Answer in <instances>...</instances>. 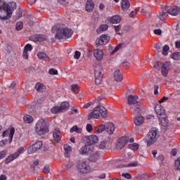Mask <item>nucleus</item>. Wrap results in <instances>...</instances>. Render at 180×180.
Listing matches in <instances>:
<instances>
[{
	"label": "nucleus",
	"instance_id": "f257e3e1",
	"mask_svg": "<svg viewBox=\"0 0 180 180\" xmlns=\"http://www.w3.org/2000/svg\"><path fill=\"white\" fill-rule=\"evenodd\" d=\"M15 9H16V3L15 1L8 3H4L3 1V6L1 7L2 20L11 19Z\"/></svg>",
	"mask_w": 180,
	"mask_h": 180
},
{
	"label": "nucleus",
	"instance_id": "f03ea898",
	"mask_svg": "<svg viewBox=\"0 0 180 180\" xmlns=\"http://www.w3.org/2000/svg\"><path fill=\"white\" fill-rule=\"evenodd\" d=\"M101 115L102 117H107L108 110L102 105H98L93 109L92 112L88 116V119L89 120H91V119H99L101 117Z\"/></svg>",
	"mask_w": 180,
	"mask_h": 180
},
{
	"label": "nucleus",
	"instance_id": "7ed1b4c3",
	"mask_svg": "<svg viewBox=\"0 0 180 180\" xmlns=\"http://www.w3.org/2000/svg\"><path fill=\"white\" fill-rule=\"evenodd\" d=\"M148 147L153 146L158 140V129L153 127L150 129L149 132L145 137Z\"/></svg>",
	"mask_w": 180,
	"mask_h": 180
},
{
	"label": "nucleus",
	"instance_id": "20e7f679",
	"mask_svg": "<svg viewBox=\"0 0 180 180\" xmlns=\"http://www.w3.org/2000/svg\"><path fill=\"white\" fill-rule=\"evenodd\" d=\"M171 62H156L153 68L155 70H161V73L163 77H167L168 75V72H169V70H171Z\"/></svg>",
	"mask_w": 180,
	"mask_h": 180
},
{
	"label": "nucleus",
	"instance_id": "39448f33",
	"mask_svg": "<svg viewBox=\"0 0 180 180\" xmlns=\"http://www.w3.org/2000/svg\"><path fill=\"white\" fill-rule=\"evenodd\" d=\"M35 131L39 136L49 133V124L46 120L40 119L36 124Z\"/></svg>",
	"mask_w": 180,
	"mask_h": 180
},
{
	"label": "nucleus",
	"instance_id": "423d86ee",
	"mask_svg": "<svg viewBox=\"0 0 180 180\" xmlns=\"http://www.w3.org/2000/svg\"><path fill=\"white\" fill-rule=\"evenodd\" d=\"M15 134V128L8 129L6 131H4L2 134V137L4 139L0 141V146L1 147H4L5 144H11L12 143V140L13 139V135Z\"/></svg>",
	"mask_w": 180,
	"mask_h": 180
},
{
	"label": "nucleus",
	"instance_id": "0eeeda50",
	"mask_svg": "<svg viewBox=\"0 0 180 180\" xmlns=\"http://www.w3.org/2000/svg\"><path fill=\"white\" fill-rule=\"evenodd\" d=\"M72 36V30L67 27L58 28L55 35L56 39L61 40V39H70Z\"/></svg>",
	"mask_w": 180,
	"mask_h": 180
},
{
	"label": "nucleus",
	"instance_id": "6e6552de",
	"mask_svg": "<svg viewBox=\"0 0 180 180\" xmlns=\"http://www.w3.org/2000/svg\"><path fill=\"white\" fill-rule=\"evenodd\" d=\"M128 143H134V138H129L128 136H122L120 138L116 144V148L117 150H122L124 148V146Z\"/></svg>",
	"mask_w": 180,
	"mask_h": 180
},
{
	"label": "nucleus",
	"instance_id": "1a4fd4ad",
	"mask_svg": "<svg viewBox=\"0 0 180 180\" xmlns=\"http://www.w3.org/2000/svg\"><path fill=\"white\" fill-rule=\"evenodd\" d=\"M77 169L80 174H88V172H91V167L88 165V163L85 160H79L77 163Z\"/></svg>",
	"mask_w": 180,
	"mask_h": 180
},
{
	"label": "nucleus",
	"instance_id": "9d476101",
	"mask_svg": "<svg viewBox=\"0 0 180 180\" xmlns=\"http://www.w3.org/2000/svg\"><path fill=\"white\" fill-rule=\"evenodd\" d=\"M127 103L129 109H136V95L133 94V90L129 89L127 92Z\"/></svg>",
	"mask_w": 180,
	"mask_h": 180
},
{
	"label": "nucleus",
	"instance_id": "9b49d317",
	"mask_svg": "<svg viewBox=\"0 0 180 180\" xmlns=\"http://www.w3.org/2000/svg\"><path fill=\"white\" fill-rule=\"evenodd\" d=\"M95 82L97 85H99L102 82V78L103 75L102 74V67L98 65L94 70Z\"/></svg>",
	"mask_w": 180,
	"mask_h": 180
},
{
	"label": "nucleus",
	"instance_id": "f8f14e48",
	"mask_svg": "<svg viewBox=\"0 0 180 180\" xmlns=\"http://www.w3.org/2000/svg\"><path fill=\"white\" fill-rule=\"evenodd\" d=\"M94 151H95L94 146L86 143V145L80 148L79 153L82 154V155H89L90 154H92Z\"/></svg>",
	"mask_w": 180,
	"mask_h": 180
},
{
	"label": "nucleus",
	"instance_id": "ddd939ff",
	"mask_svg": "<svg viewBox=\"0 0 180 180\" xmlns=\"http://www.w3.org/2000/svg\"><path fill=\"white\" fill-rule=\"evenodd\" d=\"M109 40H110L109 34H103L96 39V44L97 46H105V44H108Z\"/></svg>",
	"mask_w": 180,
	"mask_h": 180
},
{
	"label": "nucleus",
	"instance_id": "4468645a",
	"mask_svg": "<svg viewBox=\"0 0 180 180\" xmlns=\"http://www.w3.org/2000/svg\"><path fill=\"white\" fill-rule=\"evenodd\" d=\"M98 141H99V139L96 135H90L86 138V144L89 146H95Z\"/></svg>",
	"mask_w": 180,
	"mask_h": 180
},
{
	"label": "nucleus",
	"instance_id": "2eb2a0df",
	"mask_svg": "<svg viewBox=\"0 0 180 180\" xmlns=\"http://www.w3.org/2000/svg\"><path fill=\"white\" fill-rule=\"evenodd\" d=\"M169 15L172 16H178L180 12V8L176 6H172L169 9L167 10Z\"/></svg>",
	"mask_w": 180,
	"mask_h": 180
},
{
	"label": "nucleus",
	"instance_id": "dca6fc26",
	"mask_svg": "<svg viewBox=\"0 0 180 180\" xmlns=\"http://www.w3.org/2000/svg\"><path fill=\"white\" fill-rule=\"evenodd\" d=\"M155 110L158 116H163V115H165V109H164V107L160 103L155 105Z\"/></svg>",
	"mask_w": 180,
	"mask_h": 180
},
{
	"label": "nucleus",
	"instance_id": "f3484780",
	"mask_svg": "<svg viewBox=\"0 0 180 180\" xmlns=\"http://www.w3.org/2000/svg\"><path fill=\"white\" fill-rule=\"evenodd\" d=\"M94 56L98 61H101L103 58V51L101 49H94Z\"/></svg>",
	"mask_w": 180,
	"mask_h": 180
},
{
	"label": "nucleus",
	"instance_id": "a211bd4d",
	"mask_svg": "<svg viewBox=\"0 0 180 180\" xmlns=\"http://www.w3.org/2000/svg\"><path fill=\"white\" fill-rule=\"evenodd\" d=\"M95 8V3L93 0H87L86 3L85 9L86 12H92Z\"/></svg>",
	"mask_w": 180,
	"mask_h": 180
},
{
	"label": "nucleus",
	"instance_id": "6ab92c4d",
	"mask_svg": "<svg viewBox=\"0 0 180 180\" xmlns=\"http://www.w3.org/2000/svg\"><path fill=\"white\" fill-rule=\"evenodd\" d=\"M162 12L159 13V18L160 20H164L168 16V7L166 6L165 7H162Z\"/></svg>",
	"mask_w": 180,
	"mask_h": 180
},
{
	"label": "nucleus",
	"instance_id": "aec40b11",
	"mask_svg": "<svg viewBox=\"0 0 180 180\" xmlns=\"http://www.w3.org/2000/svg\"><path fill=\"white\" fill-rule=\"evenodd\" d=\"M53 140L57 143H58V141L61 140V132L60 131V129L56 128L54 129L53 133Z\"/></svg>",
	"mask_w": 180,
	"mask_h": 180
},
{
	"label": "nucleus",
	"instance_id": "412c9836",
	"mask_svg": "<svg viewBox=\"0 0 180 180\" xmlns=\"http://www.w3.org/2000/svg\"><path fill=\"white\" fill-rule=\"evenodd\" d=\"M105 130L108 133V134H113L115 131V124L112 122H108L105 124Z\"/></svg>",
	"mask_w": 180,
	"mask_h": 180
},
{
	"label": "nucleus",
	"instance_id": "4be33fe9",
	"mask_svg": "<svg viewBox=\"0 0 180 180\" xmlns=\"http://www.w3.org/2000/svg\"><path fill=\"white\" fill-rule=\"evenodd\" d=\"M37 57L39 60H44V61H46L47 63L50 62V57L44 52L38 53Z\"/></svg>",
	"mask_w": 180,
	"mask_h": 180
},
{
	"label": "nucleus",
	"instance_id": "5701e85b",
	"mask_svg": "<svg viewBox=\"0 0 180 180\" xmlns=\"http://www.w3.org/2000/svg\"><path fill=\"white\" fill-rule=\"evenodd\" d=\"M114 79L117 82H120L123 79V77L122 76V73L120 72V70H116L114 72Z\"/></svg>",
	"mask_w": 180,
	"mask_h": 180
},
{
	"label": "nucleus",
	"instance_id": "b1692460",
	"mask_svg": "<svg viewBox=\"0 0 180 180\" xmlns=\"http://www.w3.org/2000/svg\"><path fill=\"white\" fill-rule=\"evenodd\" d=\"M89 155L90 156L89 158V160L91 162H95L98 161V159L99 158V155H98V152H95V150H94V152Z\"/></svg>",
	"mask_w": 180,
	"mask_h": 180
},
{
	"label": "nucleus",
	"instance_id": "393cba45",
	"mask_svg": "<svg viewBox=\"0 0 180 180\" xmlns=\"http://www.w3.org/2000/svg\"><path fill=\"white\" fill-rule=\"evenodd\" d=\"M35 89H37V92H46V86L41 83H37L35 84Z\"/></svg>",
	"mask_w": 180,
	"mask_h": 180
},
{
	"label": "nucleus",
	"instance_id": "a878e982",
	"mask_svg": "<svg viewBox=\"0 0 180 180\" xmlns=\"http://www.w3.org/2000/svg\"><path fill=\"white\" fill-rule=\"evenodd\" d=\"M121 6L122 9L126 11L127 9H129V8H130V2L129 0H122L121 1Z\"/></svg>",
	"mask_w": 180,
	"mask_h": 180
},
{
	"label": "nucleus",
	"instance_id": "bb28decb",
	"mask_svg": "<svg viewBox=\"0 0 180 180\" xmlns=\"http://www.w3.org/2000/svg\"><path fill=\"white\" fill-rule=\"evenodd\" d=\"M122 20V17H120V15H113L110 20V23H113V24H116V23H120Z\"/></svg>",
	"mask_w": 180,
	"mask_h": 180
},
{
	"label": "nucleus",
	"instance_id": "cd10ccee",
	"mask_svg": "<svg viewBox=\"0 0 180 180\" xmlns=\"http://www.w3.org/2000/svg\"><path fill=\"white\" fill-rule=\"evenodd\" d=\"M18 158V155L11 154L9 156H8L6 160H4L5 164H9V162H12L13 160H16Z\"/></svg>",
	"mask_w": 180,
	"mask_h": 180
},
{
	"label": "nucleus",
	"instance_id": "c85d7f7f",
	"mask_svg": "<svg viewBox=\"0 0 180 180\" xmlns=\"http://www.w3.org/2000/svg\"><path fill=\"white\" fill-rule=\"evenodd\" d=\"M144 123V117L141 115H137L136 117V126H141Z\"/></svg>",
	"mask_w": 180,
	"mask_h": 180
},
{
	"label": "nucleus",
	"instance_id": "c756f323",
	"mask_svg": "<svg viewBox=\"0 0 180 180\" xmlns=\"http://www.w3.org/2000/svg\"><path fill=\"white\" fill-rule=\"evenodd\" d=\"M60 108V110L61 112H67V110L70 108V103H68V102H63L60 104V106H59Z\"/></svg>",
	"mask_w": 180,
	"mask_h": 180
},
{
	"label": "nucleus",
	"instance_id": "7c9ffc66",
	"mask_svg": "<svg viewBox=\"0 0 180 180\" xmlns=\"http://www.w3.org/2000/svg\"><path fill=\"white\" fill-rule=\"evenodd\" d=\"M64 150H65V157H70V153H71V151H72V148L68 145V144H66L64 146Z\"/></svg>",
	"mask_w": 180,
	"mask_h": 180
},
{
	"label": "nucleus",
	"instance_id": "2f4dec72",
	"mask_svg": "<svg viewBox=\"0 0 180 180\" xmlns=\"http://www.w3.org/2000/svg\"><path fill=\"white\" fill-rule=\"evenodd\" d=\"M105 129H106V124L100 125L96 130V134H101V133H103Z\"/></svg>",
	"mask_w": 180,
	"mask_h": 180
},
{
	"label": "nucleus",
	"instance_id": "473e14b6",
	"mask_svg": "<svg viewBox=\"0 0 180 180\" xmlns=\"http://www.w3.org/2000/svg\"><path fill=\"white\" fill-rule=\"evenodd\" d=\"M159 120L162 126H168V120L164 117L159 116Z\"/></svg>",
	"mask_w": 180,
	"mask_h": 180
},
{
	"label": "nucleus",
	"instance_id": "72a5a7b5",
	"mask_svg": "<svg viewBox=\"0 0 180 180\" xmlns=\"http://www.w3.org/2000/svg\"><path fill=\"white\" fill-rule=\"evenodd\" d=\"M23 119L25 123H33V117H32L31 115H25Z\"/></svg>",
	"mask_w": 180,
	"mask_h": 180
},
{
	"label": "nucleus",
	"instance_id": "f704fd0d",
	"mask_svg": "<svg viewBox=\"0 0 180 180\" xmlns=\"http://www.w3.org/2000/svg\"><path fill=\"white\" fill-rule=\"evenodd\" d=\"M74 131H75L76 133H82V129L79 128L78 127H77V125H75L70 129V133H74Z\"/></svg>",
	"mask_w": 180,
	"mask_h": 180
},
{
	"label": "nucleus",
	"instance_id": "c9c22d12",
	"mask_svg": "<svg viewBox=\"0 0 180 180\" xmlns=\"http://www.w3.org/2000/svg\"><path fill=\"white\" fill-rule=\"evenodd\" d=\"M171 57L173 60H176V61L180 60V52L176 51L171 55Z\"/></svg>",
	"mask_w": 180,
	"mask_h": 180
},
{
	"label": "nucleus",
	"instance_id": "e433bc0d",
	"mask_svg": "<svg viewBox=\"0 0 180 180\" xmlns=\"http://www.w3.org/2000/svg\"><path fill=\"white\" fill-rule=\"evenodd\" d=\"M143 105V103H141V101H136V112H138V113H140V112H141V106Z\"/></svg>",
	"mask_w": 180,
	"mask_h": 180
},
{
	"label": "nucleus",
	"instance_id": "4c0bfd02",
	"mask_svg": "<svg viewBox=\"0 0 180 180\" xmlns=\"http://www.w3.org/2000/svg\"><path fill=\"white\" fill-rule=\"evenodd\" d=\"M174 169L176 171H180V157L175 161Z\"/></svg>",
	"mask_w": 180,
	"mask_h": 180
},
{
	"label": "nucleus",
	"instance_id": "58836bf2",
	"mask_svg": "<svg viewBox=\"0 0 180 180\" xmlns=\"http://www.w3.org/2000/svg\"><path fill=\"white\" fill-rule=\"evenodd\" d=\"M71 91L75 94H78V92H79V87L78 86V84H72L71 86Z\"/></svg>",
	"mask_w": 180,
	"mask_h": 180
},
{
	"label": "nucleus",
	"instance_id": "ea45409f",
	"mask_svg": "<svg viewBox=\"0 0 180 180\" xmlns=\"http://www.w3.org/2000/svg\"><path fill=\"white\" fill-rule=\"evenodd\" d=\"M28 154H34L36 151H37V149L34 147V145L29 147L28 150Z\"/></svg>",
	"mask_w": 180,
	"mask_h": 180
},
{
	"label": "nucleus",
	"instance_id": "a19ab883",
	"mask_svg": "<svg viewBox=\"0 0 180 180\" xmlns=\"http://www.w3.org/2000/svg\"><path fill=\"white\" fill-rule=\"evenodd\" d=\"M51 110L52 113H55V114L62 112L61 108L60 106L53 107L51 108Z\"/></svg>",
	"mask_w": 180,
	"mask_h": 180
},
{
	"label": "nucleus",
	"instance_id": "79ce46f5",
	"mask_svg": "<svg viewBox=\"0 0 180 180\" xmlns=\"http://www.w3.org/2000/svg\"><path fill=\"white\" fill-rule=\"evenodd\" d=\"M169 50V46L168 45H165L162 48L163 56H168V51Z\"/></svg>",
	"mask_w": 180,
	"mask_h": 180
},
{
	"label": "nucleus",
	"instance_id": "37998d69",
	"mask_svg": "<svg viewBox=\"0 0 180 180\" xmlns=\"http://www.w3.org/2000/svg\"><path fill=\"white\" fill-rule=\"evenodd\" d=\"M33 146L37 150H40V148L43 147V143L41 141H37V143L33 144Z\"/></svg>",
	"mask_w": 180,
	"mask_h": 180
},
{
	"label": "nucleus",
	"instance_id": "c03bdc74",
	"mask_svg": "<svg viewBox=\"0 0 180 180\" xmlns=\"http://www.w3.org/2000/svg\"><path fill=\"white\" fill-rule=\"evenodd\" d=\"M15 29L16 30H22L23 29V22H18L15 25Z\"/></svg>",
	"mask_w": 180,
	"mask_h": 180
},
{
	"label": "nucleus",
	"instance_id": "a18cd8bd",
	"mask_svg": "<svg viewBox=\"0 0 180 180\" xmlns=\"http://www.w3.org/2000/svg\"><path fill=\"white\" fill-rule=\"evenodd\" d=\"M128 148L132 150V151H136V143H134V141L133 143H129L128 144Z\"/></svg>",
	"mask_w": 180,
	"mask_h": 180
},
{
	"label": "nucleus",
	"instance_id": "49530a36",
	"mask_svg": "<svg viewBox=\"0 0 180 180\" xmlns=\"http://www.w3.org/2000/svg\"><path fill=\"white\" fill-rule=\"evenodd\" d=\"M106 146H108V141H102L99 144V148L101 150H104V148H106Z\"/></svg>",
	"mask_w": 180,
	"mask_h": 180
},
{
	"label": "nucleus",
	"instance_id": "de8ad7c7",
	"mask_svg": "<svg viewBox=\"0 0 180 180\" xmlns=\"http://www.w3.org/2000/svg\"><path fill=\"white\" fill-rule=\"evenodd\" d=\"M49 74H50V75H58V71L54 68H51L49 70Z\"/></svg>",
	"mask_w": 180,
	"mask_h": 180
},
{
	"label": "nucleus",
	"instance_id": "09e8293b",
	"mask_svg": "<svg viewBox=\"0 0 180 180\" xmlns=\"http://www.w3.org/2000/svg\"><path fill=\"white\" fill-rule=\"evenodd\" d=\"M23 151H25V148L20 147V148L18 149V150L16 153H15L14 154H15V155H17V158H18V157H19V155H20L23 153Z\"/></svg>",
	"mask_w": 180,
	"mask_h": 180
},
{
	"label": "nucleus",
	"instance_id": "8fccbe9b",
	"mask_svg": "<svg viewBox=\"0 0 180 180\" xmlns=\"http://www.w3.org/2000/svg\"><path fill=\"white\" fill-rule=\"evenodd\" d=\"M108 27H109V26H108V25L103 24V25H100L99 29H100V30H101V32H105V30H108Z\"/></svg>",
	"mask_w": 180,
	"mask_h": 180
},
{
	"label": "nucleus",
	"instance_id": "3c124183",
	"mask_svg": "<svg viewBox=\"0 0 180 180\" xmlns=\"http://www.w3.org/2000/svg\"><path fill=\"white\" fill-rule=\"evenodd\" d=\"M32 50H33V48L32 47L31 44H27L25 48H24V51H32Z\"/></svg>",
	"mask_w": 180,
	"mask_h": 180
},
{
	"label": "nucleus",
	"instance_id": "603ef678",
	"mask_svg": "<svg viewBox=\"0 0 180 180\" xmlns=\"http://www.w3.org/2000/svg\"><path fill=\"white\" fill-rule=\"evenodd\" d=\"M6 154H8V151L2 150L0 152V160H2L6 157Z\"/></svg>",
	"mask_w": 180,
	"mask_h": 180
},
{
	"label": "nucleus",
	"instance_id": "864d4df0",
	"mask_svg": "<svg viewBox=\"0 0 180 180\" xmlns=\"http://www.w3.org/2000/svg\"><path fill=\"white\" fill-rule=\"evenodd\" d=\"M121 29L122 27H120V25L115 26V32L117 33V34H120V36H121L122 34V32H120Z\"/></svg>",
	"mask_w": 180,
	"mask_h": 180
},
{
	"label": "nucleus",
	"instance_id": "5fc2aeb1",
	"mask_svg": "<svg viewBox=\"0 0 180 180\" xmlns=\"http://www.w3.org/2000/svg\"><path fill=\"white\" fill-rule=\"evenodd\" d=\"M47 40V37L44 35H38V41H44Z\"/></svg>",
	"mask_w": 180,
	"mask_h": 180
},
{
	"label": "nucleus",
	"instance_id": "6e6d98bb",
	"mask_svg": "<svg viewBox=\"0 0 180 180\" xmlns=\"http://www.w3.org/2000/svg\"><path fill=\"white\" fill-rule=\"evenodd\" d=\"M120 47H122V45L119 44L117 45L112 51H111L110 53V56H113V54H115V53H116L117 51H119V49H120Z\"/></svg>",
	"mask_w": 180,
	"mask_h": 180
},
{
	"label": "nucleus",
	"instance_id": "4d7b16f0",
	"mask_svg": "<svg viewBox=\"0 0 180 180\" xmlns=\"http://www.w3.org/2000/svg\"><path fill=\"white\" fill-rule=\"evenodd\" d=\"M79 57H81V52L76 51L75 52L74 58H75V60H79Z\"/></svg>",
	"mask_w": 180,
	"mask_h": 180
},
{
	"label": "nucleus",
	"instance_id": "13d9d810",
	"mask_svg": "<svg viewBox=\"0 0 180 180\" xmlns=\"http://www.w3.org/2000/svg\"><path fill=\"white\" fill-rule=\"evenodd\" d=\"M122 176H123L124 178H126L127 179H131V174L129 173H122Z\"/></svg>",
	"mask_w": 180,
	"mask_h": 180
},
{
	"label": "nucleus",
	"instance_id": "bf43d9fd",
	"mask_svg": "<svg viewBox=\"0 0 180 180\" xmlns=\"http://www.w3.org/2000/svg\"><path fill=\"white\" fill-rule=\"evenodd\" d=\"M30 40H31V41H38V35H32L30 37Z\"/></svg>",
	"mask_w": 180,
	"mask_h": 180
},
{
	"label": "nucleus",
	"instance_id": "052dcab7",
	"mask_svg": "<svg viewBox=\"0 0 180 180\" xmlns=\"http://www.w3.org/2000/svg\"><path fill=\"white\" fill-rule=\"evenodd\" d=\"M86 131L89 133H91V131H92L93 128H92V124H87L86 127Z\"/></svg>",
	"mask_w": 180,
	"mask_h": 180
},
{
	"label": "nucleus",
	"instance_id": "680f3d73",
	"mask_svg": "<svg viewBox=\"0 0 180 180\" xmlns=\"http://www.w3.org/2000/svg\"><path fill=\"white\" fill-rule=\"evenodd\" d=\"M160 88V86L158 84L154 86V95H158V89Z\"/></svg>",
	"mask_w": 180,
	"mask_h": 180
},
{
	"label": "nucleus",
	"instance_id": "e2e57ef3",
	"mask_svg": "<svg viewBox=\"0 0 180 180\" xmlns=\"http://www.w3.org/2000/svg\"><path fill=\"white\" fill-rule=\"evenodd\" d=\"M155 34H157L158 36H161L162 34V31L160 29H157L154 30Z\"/></svg>",
	"mask_w": 180,
	"mask_h": 180
},
{
	"label": "nucleus",
	"instance_id": "0e129e2a",
	"mask_svg": "<svg viewBox=\"0 0 180 180\" xmlns=\"http://www.w3.org/2000/svg\"><path fill=\"white\" fill-rule=\"evenodd\" d=\"M22 56H23V58H25V60L29 59V54L27 53V51H23Z\"/></svg>",
	"mask_w": 180,
	"mask_h": 180
},
{
	"label": "nucleus",
	"instance_id": "69168bd1",
	"mask_svg": "<svg viewBox=\"0 0 180 180\" xmlns=\"http://www.w3.org/2000/svg\"><path fill=\"white\" fill-rule=\"evenodd\" d=\"M44 172L45 174H49L50 172V167L48 166H45L44 168Z\"/></svg>",
	"mask_w": 180,
	"mask_h": 180
},
{
	"label": "nucleus",
	"instance_id": "338daca9",
	"mask_svg": "<svg viewBox=\"0 0 180 180\" xmlns=\"http://www.w3.org/2000/svg\"><path fill=\"white\" fill-rule=\"evenodd\" d=\"M22 16V11H18L16 13V19H20Z\"/></svg>",
	"mask_w": 180,
	"mask_h": 180
},
{
	"label": "nucleus",
	"instance_id": "774afa93",
	"mask_svg": "<svg viewBox=\"0 0 180 180\" xmlns=\"http://www.w3.org/2000/svg\"><path fill=\"white\" fill-rule=\"evenodd\" d=\"M174 44L176 49H180V41H176Z\"/></svg>",
	"mask_w": 180,
	"mask_h": 180
}]
</instances>
